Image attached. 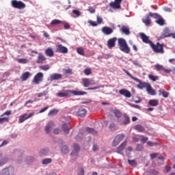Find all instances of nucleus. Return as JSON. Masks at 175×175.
Segmentation results:
<instances>
[{
    "label": "nucleus",
    "mask_w": 175,
    "mask_h": 175,
    "mask_svg": "<svg viewBox=\"0 0 175 175\" xmlns=\"http://www.w3.org/2000/svg\"><path fill=\"white\" fill-rule=\"evenodd\" d=\"M69 94H72L74 95V96H82V95H86L85 92H82V91H76V90H64L62 92H59L57 94V96L59 98H65L66 96H68Z\"/></svg>",
    "instance_id": "1"
},
{
    "label": "nucleus",
    "mask_w": 175,
    "mask_h": 175,
    "mask_svg": "<svg viewBox=\"0 0 175 175\" xmlns=\"http://www.w3.org/2000/svg\"><path fill=\"white\" fill-rule=\"evenodd\" d=\"M123 71L127 75V76H129L131 79H133L135 81H137V83H139V84L137 85V88L139 90H143V88H148V87L150 85L149 83L147 82H142L140 79L138 78L134 77L131 73L127 71L126 69H123Z\"/></svg>",
    "instance_id": "2"
},
{
    "label": "nucleus",
    "mask_w": 175,
    "mask_h": 175,
    "mask_svg": "<svg viewBox=\"0 0 175 175\" xmlns=\"http://www.w3.org/2000/svg\"><path fill=\"white\" fill-rule=\"evenodd\" d=\"M118 44L120 51H123L124 53L128 54L131 52V49L124 38H119Z\"/></svg>",
    "instance_id": "3"
},
{
    "label": "nucleus",
    "mask_w": 175,
    "mask_h": 175,
    "mask_svg": "<svg viewBox=\"0 0 175 175\" xmlns=\"http://www.w3.org/2000/svg\"><path fill=\"white\" fill-rule=\"evenodd\" d=\"M150 46L152 47V50L157 53L163 54L165 53L163 49V44H160L159 42H157V44H155L152 42L150 44Z\"/></svg>",
    "instance_id": "4"
},
{
    "label": "nucleus",
    "mask_w": 175,
    "mask_h": 175,
    "mask_svg": "<svg viewBox=\"0 0 175 175\" xmlns=\"http://www.w3.org/2000/svg\"><path fill=\"white\" fill-rule=\"evenodd\" d=\"M12 6L16 9H23L26 7L25 4L21 1L12 0L11 1Z\"/></svg>",
    "instance_id": "5"
},
{
    "label": "nucleus",
    "mask_w": 175,
    "mask_h": 175,
    "mask_svg": "<svg viewBox=\"0 0 175 175\" xmlns=\"http://www.w3.org/2000/svg\"><path fill=\"white\" fill-rule=\"evenodd\" d=\"M124 138V134L117 135L112 142V146L116 147L117 146H118V144L123 140Z\"/></svg>",
    "instance_id": "6"
},
{
    "label": "nucleus",
    "mask_w": 175,
    "mask_h": 175,
    "mask_svg": "<svg viewBox=\"0 0 175 175\" xmlns=\"http://www.w3.org/2000/svg\"><path fill=\"white\" fill-rule=\"evenodd\" d=\"M43 77H44V75L42 72H38L35 75L32 81V83H35V84H37V85L40 84V83L43 81Z\"/></svg>",
    "instance_id": "7"
},
{
    "label": "nucleus",
    "mask_w": 175,
    "mask_h": 175,
    "mask_svg": "<svg viewBox=\"0 0 175 175\" xmlns=\"http://www.w3.org/2000/svg\"><path fill=\"white\" fill-rule=\"evenodd\" d=\"M175 33H172L170 32V30L168 28H165L163 31V34L162 36H161L160 37H159V40H161L164 38L166 37H170V36H174Z\"/></svg>",
    "instance_id": "8"
},
{
    "label": "nucleus",
    "mask_w": 175,
    "mask_h": 175,
    "mask_svg": "<svg viewBox=\"0 0 175 175\" xmlns=\"http://www.w3.org/2000/svg\"><path fill=\"white\" fill-rule=\"evenodd\" d=\"M14 170L12 167L5 168L2 170L1 175H13Z\"/></svg>",
    "instance_id": "9"
},
{
    "label": "nucleus",
    "mask_w": 175,
    "mask_h": 175,
    "mask_svg": "<svg viewBox=\"0 0 175 175\" xmlns=\"http://www.w3.org/2000/svg\"><path fill=\"white\" fill-rule=\"evenodd\" d=\"M122 0H115L114 2H111L109 3V5L111 8L116 10V9H120L121 8V3H122Z\"/></svg>",
    "instance_id": "10"
},
{
    "label": "nucleus",
    "mask_w": 175,
    "mask_h": 175,
    "mask_svg": "<svg viewBox=\"0 0 175 175\" xmlns=\"http://www.w3.org/2000/svg\"><path fill=\"white\" fill-rule=\"evenodd\" d=\"M56 52L60 53H67L68 52V49L67 47L62 46L61 44H57L56 46Z\"/></svg>",
    "instance_id": "11"
},
{
    "label": "nucleus",
    "mask_w": 175,
    "mask_h": 175,
    "mask_svg": "<svg viewBox=\"0 0 175 175\" xmlns=\"http://www.w3.org/2000/svg\"><path fill=\"white\" fill-rule=\"evenodd\" d=\"M33 113H29L28 115L27 113H25L19 118L18 122L20 124L23 123L25 120H28V118H31V117H33Z\"/></svg>",
    "instance_id": "12"
},
{
    "label": "nucleus",
    "mask_w": 175,
    "mask_h": 175,
    "mask_svg": "<svg viewBox=\"0 0 175 175\" xmlns=\"http://www.w3.org/2000/svg\"><path fill=\"white\" fill-rule=\"evenodd\" d=\"M118 38L116 37H113L112 38H110L108 41H107V46L109 49H111L112 48H113L116 46V42L117 41Z\"/></svg>",
    "instance_id": "13"
},
{
    "label": "nucleus",
    "mask_w": 175,
    "mask_h": 175,
    "mask_svg": "<svg viewBox=\"0 0 175 175\" xmlns=\"http://www.w3.org/2000/svg\"><path fill=\"white\" fill-rule=\"evenodd\" d=\"M140 36H141V38L142 40V41L146 43V44H149L150 46L151 44L153 43L152 41H151L150 39H149V37L147 36L144 33H140Z\"/></svg>",
    "instance_id": "14"
},
{
    "label": "nucleus",
    "mask_w": 175,
    "mask_h": 175,
    "mask_svg": "<svg viewBox=\"0 0 175 175\" xmlns=\"http://www.w3.org/2000/svg\"><path fill=\"white\" fill-rule=\"evenodd\" d=\"M131 120L129 116L126 113H124L122 117V121L121 122V124L122 125H128L129 124Z\"/></svg>",
    "instance_id": "15"
},
{
    "label": "nucleus",
    "mask_w": 175,
    "mask_h": 175,
    "mask_svg": "<svg viewBox=\"0 0 175 175\" xmlns=\"http://www.w3.org/2000/svg\"><path fill=\"white\" fill-rule=\"evenodd\" d=\"M102 32L105 35H110L113 32V29L109 27H103L102 28Z\"/></svg>",
    "instance_id": "16"
},
{
    "label": "nucleus",
    "mask_w": 175,
    "mask_h": 175,
    "mask_svg": "<svg viewBox=\"0 0 175 175\" xmlns=\"http://www.w3.org/2000/svg\"><path fill=\"white\" fill-rule=\"evenodd\" d=\"M119 94H120V95H124L126 98H131V93L127 90H120Z\"/></svg>",
    "instance_id": "17"
},
{
    "label": "nucleus",
    "mask_w": 175,
    "mask_h": 175,
    "mask_svg": "<svg viewBox=\"0 0 175 175\" xmlns=\"http://www.w3.org/2000/svg\"><path fill=\"white\" fill-rule=\"evenodd\" d=\"M62 78V75L61 74H53L50 76L51 81H53L54 80H60Z\"/></svg>",
    "instance_id": "18"
},
{
    "label": "nucleus",
    "mask_w": 175,
    "mask_h": 175,
    "mask_svg": "<svg viewBox=\"0 0 175 175\" xmlns=\"http://www.w3.org/2000/svg\"><path fill=\"white\" fill-rule=\"evenodd\" d=\"M82 81L83 83V87H85V88H87V87H89V85H90V84H92V81H94L93 80H90V79H87V78H83L82 79Z\"/></svg>",
    "instance_id": "19"
},
{
    "label": "nucleus",
    "mask_w": 175,
    "mask_h": 175,
    "mask_svg": "<svg viewBox=\"0 0 175 175\" xmlns=\"http://www.w3.org/2000/svg\"><path fill=\"white\" fill-rule=\"evenodd\" d=\"M77 114L79 117H84L87 114V111L84 108H79L77 111Z\"/></svg>",
    "instance_id": "20"
},
{
    "label": "nucleus",
    "mask_w": 175,
    "mask_h": 175,
    "mask_svg": "<svg viewBox=\"0 0 175 175\" xmlns=\"http://www.w3.org/2000/svg\"><path fill=\"white\" fill-rule=\"evenodd\" d=\"M53 127H54V123L52 121H50L49 122V124L46 126L44 130L46 131V133L48 134L50 133L51 129H53Z\"/></svg>",
    "instance_id": "21"
},
{
    "label": "nucleus",
    "mask_w": 175,
    "mask_h": 175,
    "mask_svg": "<svg viewBox=\"0 0 175 175\" xmlns=\"http://www.w3.org/2000/svg\"><path fill=\"white\" fill-rule=\"evenodd\" d=\"M46 59V58L44 57V55H42L40 53H38V57L37 59L38 64H42Z\"/></svg>",
    "instance_id": "22"
},
{
    "label": "nucleus",
    "mask_w": 175,
    "mask_h": 175,
    "mask_svg": "<svg viewBox=\"0 0 175 175\" xmlns=\"http://www.w3.org/2000/svg\"><path fill=\"white\" fill-rule=\"evenodd\" d=\"M30 76L31 73L29 72H25L21 77V79L22 80V81H26V80H27Z\"/></svg>",
    "instance_id": "23"
},
{
    "label": "nucleus",
    "mask_w": 175,
    "mask_h": 175,
    "mask_svg": "<svg viewBox=\"0 0 175 175\" xmlns=\"http://www.w3.org/2000/svg\"><path fill=\"white\" fill-rule=\"evenodd\" d=\"M146 91L148 92V93L149 94V95H156L157 92H155V90L152 88L151 85L150 84V85L146 88Z\"/></svg>",
    "instance_id": "24"
},
{
    "label": "nucleus",
    "mask_w": 175,
    "mask_h": 175,
    "mask_svg": "<svg viewBox=\"0 0 175 175\" xmlns=\"http://www.w3.org/2000/svg\"><path fill=\"white\" fill-rule=\"evenodd\" d=\"M79 150V145L77 144H74V151L72 152L71 156H77Z\"/></svg>",
    "instance_id": "25"
},
{
    "label": "nucleus",
    "mask_w": 175,
    "mask_h": 175,
    "mask_svg": "<svg viewBox=\"0 0 175 175\" xmlns=\"http://www.w3.org/2000/svg\"><path fill=\"white\" fill-rule=\"evenodd\" d=\"M126 144H127V142L125 141L122 144H121V145L118 148L117 152L118 154H120V152H122L124 150V148L126 146Z\"/></svg>",
    "instance_id": "26"
},
{
    "label": "nucleus",
    "mask_w": 175,
    "mask_h": 175,
    "mask_svg": "<svg viewBox=\"0 0 175 175\" xmlns=\"http://www.w3.org/2000/svg\"><path fill=\"white\" fill-rule=\"evenodd\" d=\"M45 53L49 57H53L54 55V52L51 47H49L47 49H46Z\"/></svg>",
    "instance_id": "27"
},
{
    "label": "nucleus",
    "mask_w": 175,
    "mask_h": 175,
    "mask_svg": "<svg viewBox=\"0 0 175 175\" xmlns=\"http://www.w3.org/2000/svg\"><path fill=\"white\" fill-rule=\"evenodd\" d=\"M148 105H150V106H158L159 105V100L157 99H152V100H150L148 102Z\"/></svg>",
    "instance_id": "28"
},
{
    "label": "nucleus",
    "mask_w": 175,
    "mask_h": 175,
    "mask_svg": "<svg viewBox=\"0 0 175 175\" xmlns=\"http://www.w3.org/2000/svg\"><path fill=\"white\" fill-rule=\"evenodd\" d=\"M62 131L66 135H68L70 132V128L66 124H63Z\"/></svg>",
    "instance_id": "29"
},
{
    "label": "nucleus",
    "mask_w": 175,
    "mask_h": 175,
    "mask_svg": "<svg viewBox=\"0 0 175 175\" xmlns=\"http://www.w3.org/2000/svg\"><path fill=\"white\" fill-rule=\"evenodd\" d=\"M121 30L122 31L123 33H124L126 35H129L130 34V30L129 27L127 26H122Z\"/></svg>",
    "instance_id": "30"
},
{
    "label": "nucleus",
    "mask_w": 175,
    "mask_h": 175,
    "mask_svg": "<svg viewBox=\"0 0 175 175\" xmlns=\"http://www.w3.org/2000/svg\"><path fill=\"white\" fill-rule=\"evenodd\" d=\"M49 150L47 148L41 149L40 151V156H46L48 154Z\"/></svg>",
    "instance_id": "31"
},
{
    "label": "nucleus",
    "mask_w": 175,
    "mask_h": 175,
    "mask_svg": "<svg viewBox=\"0 0 175 175\" xmlns=\"http://www.w3.org/2000/svg\"><path fill=\"white\" fill-rule=\"evenodd\" d=\"M52 159L51 158H45L42 161V165H48L51 163Z\"/></svg>",
    "instance_id": "32"
},
{
    "label": "nucleus",
    "mask_w": 175,
    "mask_h": 175,
    "mask_svg": "<svg viewBox=\"0 0 175 175\" xmlns=\"http://www.w3.org/2000/svg\"><path fill=\"white\" fill-rule=\"evenodd\" d=\"M142 21H143L146 25H150V23H151V20H150V18L149 15H148V16H146V18H143V19H142Z\"/></svg>",
    "instance_id": "33"
},
{
    "label": "nucleus",
    "mask_w": 175,
    "mask_h": 175,
    "mask_svg": "<svg viewBox=\"0 0 175 175\" xmlns=\"http://www.w3.org/2000/svg\"><path fill=\"white\" fill-rule=\"evenodd\" d=\"M113 113L115 114L116 117L118 118H120L122 116V112L119 109H115L113 111Z\"/></svg>",
    "instance_id": "34"
},
{
    "label": "nucleus",
    "mask_w": 175,
    "mask_h": 175,
    "mask_svg": "<svg viewBox=\"0 0 175 175\" xmlns=\"http://www.w3.org/2000/svg\"><path fill=\"white\" fill-rule=\"evenodd\" d=\"M135 129L139 133H143L145 131L144 128L141 125H136Z\"/></svg>",
    "instance_id": "35"
},
{
    "label": "nucleus",
    "mask_w": 175,
    "mask_h": 175,
    "mask_svg": "<svg viewBox=\"0 0 175 175\" xmlns=\"http://www.w3.org/2000/svg\"><path fill=\"white\" fill-rule=\"evenodd\" d=\"M160 94L163 96V98H168L170 93L165 92V90H159Z\"/></svg>",
    "instance_id": "36"
},
{
    "label": "nucleus",
    "mask_w": 175,
    "mask_h": 175,
    "mask_svg": "<svg viewBox=\"0 0 175 175\" xmlns=\"http://www.w3.org/2000/svg\"><path fill=\"white\" fill-rule=\"evenodd\" d=\"M58 113V110L57 109H51L49 113H48V116H56V114H57Z\"/></svg>",
    "instance_id": "37"
},
{
    "label": "nucleus",
    "mask_w": 175,
    "mask_h": 175,
    "mask_svg": "<svg viewBox=\"0 0 175 175\" xmlns=\"http://www.w3.org/2000/svg\"><path fill=\"white\" fill-rule=\"evenodd\" d=\"M148 79L151 80L152 81H157V80H159V77L158 76H154L152 75H148Z\"/></svg>",
    "instance_id": "38"
},
{
    "label": "nucleus",
    "mask_w": 175,
    "mask_h": 175,
    "mask_svg": "<svg viewBox=\"0 0 175 175\" xmlns=\"http://www.w3.org/2000/svg\"><path fill=\"white\" fill-rule=\"evenodd\" d=\"M69 152V150H68V148L67 146H64L62 148V152L64 154H68Z\"/></svg>",
    "instance_id": "39"
},
{
    "label": "nucleus",
    "mask_w": 175,
    "mask_h": 175,
    "mask_svg": "<svg viewBox=\"0 0 175 175\" xmlns=\"http://www.w3.org/2000/svg\"><path fill=\"white\" fill-rule=\"evenodd\" d=\"M158 18L159 19L157 21H156V23H158L159 25H160L161 26L164 25V24H165L164 20L161 16Z\"/></svg>",
    "instance_id": "40"
},
{
    "label": "nucleus",
    "mask_w": 175,
    "mask_h": 175,
    "mask_svg": "<svg viewBox=\"0 0 175 175\" xmlns=\"http://www.w3.org/2000/svg\"><path fill=\"white\" fill-rule=\"evenodd\" d=\"M62 23H63V21H62L55 19V20L51 21V25H58V24H62Z\"/></svg>",
    "instance_id": "41"
},
{
    "label": "nucleus",
    "mask_w": 175,
    "mask_h": 175,
    "mask_svg": "<svg viewBox=\"0 0 175 175\" xmlns=\"http://www.w3.org/2000/svg\"><path fill=\"white\" fill-rule=\"evenodd\" d=\"M16 61L20 63V64H27L28 62V59H23V58H20V59H16Z\"/></svg>",
    "instance_id": "42"
},
{
    "label": "nucleus",
    "mask_w": 175,
    "mask_h": 175,
    "mask_svg": "<svg viewBox=\"0 0 175 175\" xmlns=\"http://www.w3.org/2000/svg\"><path fill=\"white\" fill-rule=\"evenodd\" d=\"M86 131H87L88 133H90V134H93V135L96 134V131H95L94 129H92V128H89V127H88V128L86 129Z\"/></svg>",
    "instance_id": "43"
},
{
    "label": "nucleus",
    "mask_w": 175,
    "mask_h": 175,
    "mask_svg": "<svg viewBox=\"0 0 175 175\" xmlns=\"http://www.w3.org/2000/svg\"><path fill=\"white\" fill-rule=\"evenodd\" d=\"M40 68L42 70H44V71H46L48 70L49 69H50V66L49 64L47 65H42L40 67Z\"/></svg>",
    "instance_id": "44"
},
{
    "label": "nucleus",
    "mask_w": 175,
    "mask_h": 175,
    "mask_svg": "<svg viewBox=\"0 0 175 175\" xmlns=\"http://www.w3.org/2000/svg\"><path fill=\"white\" fill-rule=\"evenodd\" d=\"M129 164L132 167H135L137 165V163L135 160H128Z\"/></svg>",
    "instance_id": "45"
},
{
    "label": "nucleus",
    "mask_w": 175,
    "mask_h": 175,
    "mask_svg": "<svg viewBox=\"0 0 175 175\" xmlns=\"http://www.w3.org/2000/svg\"><path fill=\"white\" fill-rule=\"evenodd\" d=\"M148 16H151V17H153L154 18H159L160 17V16L158 14H157V13H152V12H150L148 14Z\"/></svg>",
    "instance_id": "46"
},
{
    "label": "nucleus",
    "mask_w": 175,
    "mask_h": 175,
    "mask_svg": "<svg viewBox=\"0 0 175 175\" xmlns=\"http://www.w3.org/2000/svg\"><path fill=\"white\" fill-rule=\"evenodd\" d=\"M149 173L150 174V175H159V172L154 169L150 170Z\"/></svg>",
    "instance_id": "47"
},
{
    "label": "nucleus",
    "mask_w": 175,
    "mask_h": 175,
    "mask_svg": "<svg viewBox=\"0 0 175 175\" xmlns=\"http://www.w3.org/2000/svg\"><path fill=\"white\" fill-rule=\"evenodd\" d=\"M84 73H85V75H86V76H90V75L92 74L91 68H86V69H85Z\"/></svg>",
    "instance_id": "48"
},
{
    "label": "nucleus",
    "mask_w": 175,
    "mask_h": 175,
    "mask_svg": "<svg viewBox=\"0 0 175 175\" xmlns=\"http://www.w3.org/2000/svg\"><path fill=\"white\" fill-rule=\"evenodd\" d=\"M77 53H79V54H80L81 55H84V50H83V49H82V48H78L77 49Z\"/></svg>",
    "instance_id": "49"
},
{
    "label": "nucleus",
    "mask_w": 175,
    "mask_h": 175,
    "mask_svg": "<svg viewBox=\"0 0 175 175\" xmlns=\"http://www.w3.org/2000/svg\"><path fill=\"white\" fill-rule=\"evenodd\" d=\"M62 24L64 25V27L65 29H70V27L69 23H66V22H63V21H62Z\"/></svg>",
    "instance_id": "50"
},
{
    "label": "nucleus",
    "mask_w": 175,
    "mask_h": 175,
    "mask_svg": "<svg viewBox=\"0 0 175 175\" xmlns=\"http://www.w3.org/2000/svg\"><path fill=\"white\" fill-rule=\"evenodd\" d=\"M157 70L158 71H160V70H163V69H164V67L162 66V65H160V64H157L155 66Z\"/></svg>",
    "instance_id": "51"
},
{
    "label": "nucleus",
    "mask_w": 175,
    "mask_h": 175,
    "mask_svg": "<svg viewBox=\"0 0 175 175\" xmlns=\"http://www.w3.org/2000/svg\"><path fill=\"white\" fill-rule=\"evenodd\" d=\"M88 11H89L91 14H94V13H95V12H96V9H95V8H94V7L90 6V7L88 8Z\"/></svg>",
    "instance_id": "52"
},
{
    "label": "nucleus",
    "mask_w": 175,
    "mask_h": 175,
    "mask_svg": "<svg viewBox=\"0 0 175 175\" xmlns=\"http://www.w3.org/2000/svg\"><path fill=\"white\" fill-rule=\"evenodd\" d=\"M9 119L8 118H0V124H3L5 122H8Z\"/></svg>",
    "instance_id": "53"
},
{
    "label": "nucleus",
    "mask_w": 175,
    "mask_h": 175,
    "mask_svg": "<svg viewBox=\"0 0 175 175\" xmlns=\"http://www.w3.org/2000/svg\"><path fill=\"white\" fill-rule=\"evenodd\" d=\"M96 18H97V23L98 25H100L103 23V18L100 17L98 15L96 16Z\"/></svg>",
    "instance_id": "54"
},
{
    "label": "nucleus",
    "mask_w": 175,
    "mask_h": 175,
    "mask_svg": "<svg viewBox=\"0 0 175 175\" xmlns=\"http://www.w3.org/2000/svg\"><path fill=\"white\" fill-rule=\"evenodd\" d=\"M33 161H34V159L33 157H27V161L28 164L33 162Z\"/></svg>",
    "instance_id": "55"
},
{
    "label": "nucleus",
    "mask_w": 175,
    "mask_h": 175,
    "mask_svg": "<svg viewBox=\"0 0 175 175\" xmlns=\"http://www.w3.org/2000/svg\"><path fill=\"white\" fill-rule=\"evenodd\" d=\"M143 148H144V147H143L142 145L138 144L137 146L136 150L138 151V152H140V151H142L143 150Z\"/></svg>",
    "instance_id": "56"
},
{
    "label": "nucleus",
    "mask_w": 175,
    "mask_h": 175,
    "mask_svg": "<svg viewBox=\"0 0 175 175\" xmlns=\"http://www.w3.org/2000/svg\"><path fill=\"white\" fill-rule=\"evenodd\" d=\"M159 156L158 153H152L150 154V158L152 160L154 159L155 158H157Z\"/></svg>",
    "instance_id": "57"
},
{
    "label": "nucleus",
    "mask_w": 175,
    "mask_h": 175,
    "mask_svg": "<svg viewBox=\"0 0 175 175\" xmlns=\"http://www.w3.org/2000/svg\"><path fill=\"white\" fill-rule=\"evenodd\" d=\"M88 23L93 27H96L98 25V23L95 21H89Z\"/></svg>",
    "instance_id": "58"
},
{
    "label": "nucleus",
    "mask_w": 175,
    "mask_h": 175,
    "mask_svg": "<svg viewBox=\"0 0 175 175\" xmlns=\"http://www.w3.org/2000/svg\"><path fill=\"white\" fill-rule=\"evenodd\" d=\"M98 88H100V86H96V87H94V88H89L86 90H87V91H90V90L93 91L94 90H98Z\"/></svg>",
    "instance_id": "59"
},
{
    "label": "nucleus",
    "mask_w": 175,
    "mask_h": 175,
    "mask_svg": "<svg viewBox=\"0 0 175 175\" xmlns=\"http://www.w3.org/2000/svg\"><path fill=\"white\" fill-rule=\"evenodd\" d=\"M72 13L74 14L77 15V16H79L81 15L80 12L79 10H74L72 11Z\"/></svg>",
    "instance_id": "60"
},
{
    "label": "nucleus",
    "mask_w": 175,
    "mask_h": 175,
    "mask_svg": "<svg viewBox=\"0 0 175 175\" xmlns=\"http://www.w3.org/2000/svg\"><path fill=\"white\" fill-rule=\"evenodd\" d=\"M60 132H61V130H60L59 129H58V128H56V129H55L53 130V133H54L55 135H57V134H59Z\"/></svg>",
    "instance_id": "61"
},
{
    "label": "nucleus",
    "mask_w": 175,
    "mask_h": 175,
    "mask_svg": "<svg viewBox=\"0 0 175 175\" xmlns=\"http://www.w3.org/2000/svg\"><path fill=\"white\" fill-rule=\"evenodd\" d=\"M78 175H84V169L80 168L78 172Z\"/></svg>",
    "instance_id": "62"
},
{
    "label": "nucleus",
    "mask_w": 175,
    "mask_h": 175,
    "mask_svg": "<svg viewBox=\"0 0 175 175\" xmlns=\"http://www.w3.org/2000/svg\"><path fill=\"white\" fill-rule=\"evenodd\" d=\"M93 150H94V152H96L98 150V146L96 144H94Z\"/></svg>",
    "instance_id": "63"
},
{
    "label": "nucleus",
    "mask_w": 175,
    "mask_h": 175,
    "mask_svg": "<svg viewBox=\"0 0 175 175\" xmlns=\"http://www.w3.org/2000/svg\"><path fill=\"white\" fill-rule=\"evenodd\" d=\"M115 127H116V124H113V123H112V124H111L109 125V129H110L111 131H112V130H114Z\"/></svg>",
    "instance_id": "64"
}]
</instances>
